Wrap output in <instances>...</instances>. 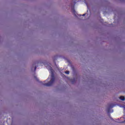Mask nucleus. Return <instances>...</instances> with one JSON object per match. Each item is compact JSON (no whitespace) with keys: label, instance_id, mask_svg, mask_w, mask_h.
Instances as JSON below:
<instances>
[{"label":"nucleus","instance_id":"1","mask_svg":"<svg viewBox=\"0 0 125 125\" xmlns=\"http://www.w3.org/2000/svg\"><path fill=\"white\" fill-rule=\"evenodd\" d=\"M51 73V79L49 82L48 83H46L44 84V85H46V86H50L53 84V83L55 81V77H54V73H53V70L52 68H50Z\"/></svg>","mask_w":125,"mask_h":125},{"label":"nucleus","instance_id":"2","mask_svg":"<svg viewBox=\"0 0 125 125\" xmlns=\"http://www.w3.org/2000/svg\"><path fill=\"white\" fill-rule=\"evenodd\" d=\"M120 100H122V101H125V98L124 96H121L120 98Z\"/></svg>","mask_w":125,"mask_h":125},{"label":"nucleus","instance_id":"3","mask_svg":"<svg viewBox=\"0 0 125 125\" xmlns=\"http://www.w3.org/2000/svg\"><path fill=\"white\" fill-rule=\"evenodd\" d=\"M65 74H67V75H68V74L70 73L68 71H66L65 72Z\"/></svg>","mask_w":125,"mask_h":125},{"label":"nucleus","instance_id":"4","mask_svg":"<svg viewBox=\"0 0 125 125\" xmlns=\"http://www.w3.org/2000/svg\"><path fill=\"white\" fill-rule=\"evenodd\" d=\"M34 69H35V70L36 71V70L37 69V66H35Z\"/></svg>","mask_w":125,"mask_h":125},{"label":"nucleus","instance_id":"5","mask_svg":"<svg viewBox=\"0 0 125 125\" xmlns=\"http://www.w3.org/2000/svg\"><path fill=\"white\" fill-rule=\"evenodd\" d=\"M82 16H85V14H83Z\"/></svg>","mask_w":125,"mask_h":125},{"label":"nucleus","instance_id":"6","mask_svg":"<svg viewBox=\"0 0 125 125\" xmlns=\"http://www.w3.org/2000/svg\"><path fill=\"white\" fill-rule=\"evenodd\" d=\"M73 11L74 13H75V10H73Z\"/></svg>","mask_w":125,"mask_h":125},{"label":"nucleus","instance_id":"7","mask_svg":"<svg viewBox=\"0 0 125 125\" xmlns=\"http://www.w3.org/2000/svg\"><path fill=\"white\" fill-rule=\"evenodd\" d=\"M122 123H125V120L124 122H122Z\"/></svg>","mask_w":125,"mask_h":125}]
</instances>
